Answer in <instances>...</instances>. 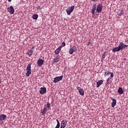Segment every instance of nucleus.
I'll return each mask as SVG.
<instances>
[{"label": "nucleus", "mask_w": 128, "mask_h": 128, "mask_svg": "<svg viewBox=\"0 0 128 128\" xmlns=\"http://www.w3.org/2000/svg\"><path fill=\"white\" fill-rule=\"evenodd\" d=\"M58 60H60V59L55 58L54 59L52 62H58Z\"/></svg>", "instance_id": "25"}, {"label": "nucleus", "mask_w": 128, "mask_h": 128, "mask_svg": "<svg viewBox=\"0 0 128 128\" xmlns=\"http://www.w3.org/2000/svg\"><path fill=\"white\" fill-rule=\"evenodd\" d=\"M40 8V6H37V8Z\"/></svg>", "instance_id": "36"}, {"label": "nucleus", "mask_w": 128, "mask_h": 128, "mask_svg": "<svg viewBox=\"0 0 128 128\" xmlns=\"http://www.w3.org/2000/svg\"><path fill=\"white\" fill-rule=\"evenodd\" d=\"M110 76L114 78V73L110 72Z\"/></svg>", "instance_id": "28"}, {"label": "nucleus", "mask_w": 128, "mask_h": 128, "mask_svg": "<svg viewBox=\"0 0 128 128\" xmlns=\"http://www.w3.org/2000/svg\"><path fill=\"white\" fill-rule=\"evenodd\" d=\"M40 92L41 94H44L46 92V88H41Z\"/></svg>", "instance_id": "10"}, {"label": "nucleus", "mask_w": 128, "mask_h": 128, "mask_svg": "<svg viewBox=\"0 0 128 128\" xmlns=\"http://www.w3.org/2000/svg\"><path fill=\"white\" fill-rule=\"evenodd\" d=\"M45 108H50V104L48 103L45 106Z\"/></svg>", "instance_id": "23"}, {"label": "nucleus", "mask_w": 128, "mask_h": 128, "mask_svg": "<svg viewBox=\"0 0 128 128\" xmlns=\"http://www.w3.org/2000/svg\"><path fill=\"white\" fill-rule=\"evenodd\" d=\"M34 47H32V50H30L28 52V54L29 56H30L32 54V52H34Z\"/></svg>", "instance_id": "15"}, {"label": "nucleus", "mask_w": 128, "mask_h": 128, "mask_svg": "<svg viewBox=\"0 0 128 128\" xmlns=\"http://www.w3.org/2000/svg\"><path fill=\"white\" fill-rule=\"evenodd\" d=\"M57 122V125L55 128H60V121L58 120H56Z\"/></svg>", "instance_id": "19"}, {"label": "nucleus", "mask_w": 128, "mask_h": 128, "mask_svg": "<svg viewBox=\"0 0 128 128\" xmlns=\"http://www.w3.org/2000/svg\"><path fill=\"white\" fill-rule=\"evenodd\" d=\"M118 92L120 94H124V90H122V88L121 87L119 88L118 90Z\"/></svg>", "instance_id": "18"}, {"label": "nucleus", "mask_w": 128, "mask_h": 128, "mask_svg": "<svg viewBox=\"0 0 128 128\" xmlns=\"http://www.w3.org/2000/svg\"><path fill=\"white\" fill-rule=\"evenodd\" d=\"M6 118V116L5 114H2L0 115V122H2V120H4Z\"/></svg>", "instance_id": "14"}, {"label": "nucleus", "mask_w": 128, "mask_h": 128, "mask_svg": "<svg viewBox=\"0 0 128 128\" xmlns=\"http://www.w3.org/2000/svg\"><path fill=\"white\" fill-rule=\"evenodd\" d=\"M90 40L88 42V46H90Z\"/></svg>", "instance_id": "32"}, {"label": "nucleus", "mask_w": 128, "mask_h": 128, "mask_svg": "<svg viewBox=\"0 0 128 128\" xmlns=\"http://www.w3.org/2000/svg\"><path fill=\"white\" fill-rule=\"evenodd\" d=\"M98 0H92V2H96Z\"/></svg>", "instance_id": "35"}, {"label": "nucleus", "mask_w": 128, "mask_h": 128, "mask_svg": "<svg viewBox=\"0 0 128 128\" xmlns=\"http://www.w3.org/2000/svg\"><path fill=\"white\" fill-rule=\"evenodd\" d=\"M32 64H28L27 68H26V76H30V74H32Z\"/></svg>", "instance_id": "1"}, {"label": "nucleus", "mask_w": 128, "mask_h": 128, "mask_svg": "<svg viewBox=\"0 0 128 128\" xmlns=\"http://www.w3.org/2000/svg\"><path fill=\"white\" fill-rule=\"evenodd\" d=\"M96 10V4H94L92 6V10H91V13L92 14H94Z\"/></svg>", "instance_id": "9"}, {"label": "nucleus", "mask_w": 128, "mask_h": 128, "mask_svg": "<svg viewBox=\"0 0 128 128\" xmlns=\"http://www.w3.org/2000/svg\"><path fill=\"white\" fill-rule=\"evenodd\" d=\"M62 78H64V76H57L54 78V80H53V82L54 84H56V82H58L62 80Z\"/></svg>", "instance_id": "3"}, {"label": "nucleus", "mask_w": 128, "mask_h": 128, "mask_svg": "<svg viewBox=\"0 0 128 128\" xmlns=\"http://www.w3.org/2000/svg\"><path fill=\"white\" fill-rule=\"evenodd\" d=\"M66 120H63L61 123V126L60 128H64L66 126Z\"/></svg>", "instance_id": "12"}, {"label": "nucleus", "mask_w": 128, "mask_h": 128, "mask_svg": "<svg viewBox=\"0 0 128 128\" xmlns=\"http://www.w3.org/2000/svg\"><path fill=\"white\" fill-rule=\"evenodd\" d=\"M111 99L112 100V108H114V106H116V98H112Z\"/></svg>", "instance_id": "13"}, {"label": "nucleus", "mask_w": 128, "mask_h": 128, "mask_svg": "<svg viewBox=\"0 0 128 128\" xmlns=\"http://www.w3.org/2000/svg\"><path fill=\"white\" fill-rule=\"evenodd\" d=\"M96 12L98 14H100V12H102V4H100L96 6Z\"/></svg>", "instance_id": "4"}, {"label": "nucleus", "mask_w": 128, "mask_h": 128, "mask_svg": "<svg viewBox=\"0 0 128 128\" xmlns=\"http://www.w3.org/2000/svg\"><path fill=\"white\" fill-rule=\"evenodd\" d=\"M113 52H120V48L118 47H115L114 48H113L112 50Z\"/></svg>", "instance_id": "16"}, {"label": "nucleus", "mask_w": 128, "mask_h": 128, "mask_svg": "<svg viewBox=\"0 0 128 128\" xmlns=\"http://www.w3.org/2000/svg\"><path fill=\"white\" fill-rule=\"evenodd\" d=\"M78 50V48L76 46H73L70 49L69 54H72L74 52H76Z\"/></svg>", "instance_id": "5"}, {"label": "nucleus", "mask_w": 128, "mask_h": 128, "mask_svg": "<svg viewBox=\"0 0 128 128\" xmlns=\"http://www.w3.org/2000/svg\"><path fill=\"white\" fill-rule=\"evenodd\" d=\"M110 72L109 71H108L107 72H104V76H110Z\"/></svg>", "instance_id": "22"}, {"label": "nucleus", "mask_w": 128, "mask_h": 128, "mask_svg": "<svg viewBox=\"0 0 128 128\" xmlns=\"http://www.w3.org/2000/svg\"><path fill=\"white\" fill-rule=\"evenodd\" d=\"M110 78H108V79H107V80H106V84H110V82H110Z\"/></svg>", "instance_id": "27"}, {"label": "nucleus", "mask_w": 128, "mask_h": 128, "mask_svg": "<svg viewBox=\"0 0 128 128\" xmlns=\"http://www.w3.org/2000/svg\"><path fill=\"white\" fill-rule=\"evenodd\" d=\"M8 12L12 14H14V7H12V6H10V8H8Z\"/></svg>", "instance_id": "7"}, {"label": "nucleus", "mask_w": 128, "mask_h": 128, "mask_svg": "<svg viewBox=\"0 0 128 128\" xmlns=\"http://www.w3.org/2000/svg\"><path fill=\"white\" fill-rule=\"evenodd\" d=\"M74 6H72L71 7L68 8L66 10V12L68 16H70V14H72V12L74 11Z\"/></svg>", "instance_id": "2"}, {"label": "nucleus", "mask_w": 128, "mask_h": 128, "mask_svg": "<svg viewBox=\"0 0 128 128\" xmlns=\"http://www.w3.org/2000/svg\"><path fill=\"white\" fill-rule=\"evenodd\" d=\"M56 58H58V60H60V58L58 56H56Z\"/></svg>", "instance_id": "33"}, {"label": "nucleus", "mask_w": 128, "mask_h": 128, "mask_svg": "<svg viewBox=\"0 0 128 128\" xmlns=\"http://www.w3.org/2000/svg\"><path fill=\"white\" fill-rule=\"evenodd\" d=\"M128 46L126 44H123L122 42H120V44L118 45L119 48L120 49V50H123V48H128Z\"/></svg>", "instance_id": "6"}, {"label": "nucleus", "mask_w": 128, "mask_h": 128, "mask_svg": "<svg viewBox=\"0 0 128 128\" xmlns=\"http://www.w3.org/2000/svg\"><path fill=\"white\" fill-rule=\"evenodd\" d=\"M60 50L56 49V50H55L54 53L56 54H60Z\"/></svg>", "instance_id": "24"}, {"label": "nucleus", "mask_w": 128, "mask_h": 128, "mask_svg": "<svg viewBox=\"0 0 128 128\" xmlns=\"http://www.w3.org/2000/svg\"><path fill=\"white\" fill-rule=\"evenodd\" d=\"M2 82H0V84Z\"/></svg>", "instance_id": "37"}, {"label": "nucleus", "mask_w": 128, "mask_h": 128, "mask_svg": "<svg viewBox=\"0 0 128 128\" xmlns=\"http://www.w3.org/2000/svg\"><path fill=\"white\" fill-rule=\"evenodd\" d=\"M46 108H44V110H42V114H46Z\"/></svg>", "instance_id": "21"}, {"label": "nucleus", "mask_w": 128, "mask_h": 128, "mask_svg": "<svg viewBox=\"0 0 128 128\" xmlns=\"http://www.w3.org/2000/svg\"><path fill=\"white\" fill-rule=\"evenodd\" d=\"M66 46V42H62L61 46Z\"/></svg>", "instance_id": "26"}, {"label": "nucleus", "mask_w": 128, "mask_h": 128, "mask_svg": "<svg viewBox=\"0 0 128 128\" xmlns=\"http://www.w3.org/2000/svg\"><path fill=\"white\" fill-rule=\"evenodd\" d=\"M102 82H103L102 80H98V82H96V84H97L96 87L98 88L100 86H102Z\"/></svg>", "instance_id": "17"}, {"label": "nucleus", "mask_w": 128, "mask_h": 128, "mask_svg": "<svg viewBox=\"0 0 128 128\" xmlns=\"http://www.w3.org/2000/svg\"><path fill=\"white\" fill-rule=\"evenodd\" d=\"M44 60L42 59H39L38 62L37 64H38V66H42V64H44Z\"/></svg>", "instance_id": "11"}, {"label": "nucleus", "mask_w": 128, "mask_h": 128, "mask_svg": "<svg viewBox=\"0 0 128 128\" xmlns=\"http://www.w3.org/2000/svg\"><path fill=\"white\" fill-rule=\"evenodd\" d=\"M122 14H124V13L122 12V10L120 13L119 14V16H122Z\"/></svg>", "instance_id": "30"}, {"label": "nucleus", "mask_w": 128, "mask_h": 128, "mask_svg": "<svg viewBox=\"0 0 128 128\" xmlns=\"http://www.w3.org/2000/svg\"><path fill=\"white\" fill-rule=\"evenodd\" d=\"M76 89L78 90L81 96H84V90L82 88L76 87Z\"/></svg>", "instance_id": "8"}, {"label": "nucleus", "mask_w": 128, "mask_h": 128, "mask_svg": "<svg viewBox=\"0 0 128 128\" xmlns=\"http://www.w3.org/2000/svg\"><path fill=\"white\" fill-rule=\"evenodd\" d=\"M102 58H106V54H104L102 55Z\"/></svg>", "instance_id": "29"}, {"label": "nucleus", "mask_w": 128, "mask_h": 128, "mask_svg": "<svg viewBox=\"0 0 128 128\" xmlns=\"http://www.w3.org/2000/svg\"><path fill=\"white\" fill-rule=\"evenodd\" d=\"M38 15L37 14L32 16L33 20H38Z\"/></svg>", "instance_id": "20"}, {"label": "nucleus", "mask_w": 128, "mask_h": 128, "mask_svg": "<svg viewBox=\"0 0 128 128\" xmlns=\"http://www.w3.org/2000/svg\"><path fill=\"white\" fill-rule=\"evenodd\" d=\"M57 50H60H60H62V46L58 47V48H57Z\"/></svg>", "instance_id": "31"}, {"label": "nucleus", "mask_w": 128, "mask_h": 128, "mask_svg": "<svg viewBox=\"0 0 128 128\" xmlns=\"http://www.w3.org/2000/svg\"><path fill=\"white\" fill-rule=\"evenodd\" d=\"M8 2H12V0H8Z\"/></svg>", "instance_id": "34"}]
</instances>
